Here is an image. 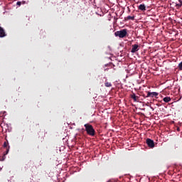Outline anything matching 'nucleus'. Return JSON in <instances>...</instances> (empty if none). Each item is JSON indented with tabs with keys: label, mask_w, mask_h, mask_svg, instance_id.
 Masks as SVG:
<instances>
[{
	"label": "nucleus",
	"mask_w": 182,
	"mask_h": 182,
	"mask_svg": "<svg viewBox=\"0 0 182 182\" xmlns=\"http://www.w3.org/2000/svg\"><path fill=\"white\" fill-rule=\"evenodd\" d=\"M84 127H85V132H87V134L88 136H91L92 137L95 136L96 134V131L95 130V128H93V126L90 124H85L84 125Z\"/></svg>",
	"instance_id": "f257e3e1"
},
{
	"label": "nucleus",
	"mask_w": 182,
	"mask_h": 182,
	"mask_svg": "<svg viewBox=\"0 0 182 182\" xmlns=\"http://www.w3.org/2000/svg\"><path fill=\"white\" fill-rule=\"evenodd\" d=\"M114 35L115 36H118V38H126L127 35H128L127 29L124 28L122 30L116 31L114 33Z\"/></svg>",
	"instance_id": "f03ea898"
},
{
	"label": "nucleus",
	"mask_w": 182,
	"mask_h": 182,
	"mask_svg": "<svg viewBox=\"0 0 182 182\" xmlns=\"http://www.w3.org/2000/svg\"><path fill=\"white\" fill-rule=\"evenodd\" d=\"M146 144L150 149H154V141L151 139H146Z\"/></svg>",
	"instance_id": "7ed1b4c3"
},
{
	"label": "nucleus",
	"mask_w": 182,
	"mask_h": 182,
	"mask_svg": "<svg viewBox=\"0 0 182 182\" xmlns=\"http://www.w3.org/2000/svg\"><path fill=\"white\" fill-rule=\"evenodd\" d=\"M140 49V46L138 44H134L132 46V53H136Z\"/></svg>",
	"instance_id": "20e7f679"
},
{
	"label": "nucleus",
	"mask_w": 182,
	"mask_h": 182,
	"mask_svg": "<svg viewBox=\"0 0 182 182\" xmlns=\"http://www.w3.org/2000/svg\"><path fill=\"white\" fill-rule=\"evenodd\" d=\"M159 96V93L156 92H147V95L145 96V97H156Z\"/></svg>",
	"instance_id": "39448f33"
},
{
	"label": "nucleus",
	"mask_w": 182,
	"mask_h": 182,
	"mask_svg": "<svg viewBox=\"0 0 182 182\" xmlns=\"http://www.w3.org/2000/svg\"><path fill=\"white\" fill-rule=\"evenodd\" d=\"M5 36H6L5 30H4V28L0 26V38H5Z\"/></svg>",
	"instance_id": "423d86ee"
},
{
	"label": "nucleus",
	"mask_w": 182,
	"mask_h": 182,
	"mask_svg": "<svg viewBox=\"0 0 182 182\" xmlns=\"http://www.w3.org/2000/svg\"><path fill=\"white\" fill-rule=\"evenodd\" d=\"M138 9H139V11H142L143 12H144V11H146V5L144 4H140L138 6Z\"/></svg>",
	"instance_id": "0eeeda50"
},
{
	"label": "nucleus",
	"mask_w": 182,
	"mask_h": 182,
	"mask_svg": "<svg viewBox=\"0 0 182 182\" xmlns=\"http://www.w3.org/2000/svg\"><path fill=\"white\" fill-rule=\"evenodd\" d=\"M131 98L133 99L134 102H137V100L139 99V97L136 96V94L132 93L131 95Z\"/></svg>",
	"instance_id": "6e6552de"
},
{
	"label": "nucleus",
	"mask_w": 182,
	"mask_h": 182,
	"mask_svg": "<svg viewBox=\"0 0 182 182\" xmlns=\"http://www.w3.org/2000/svg\"><path fill=\"white\" fill-rule=\"evenodd\" d=\"M163 100L165 103H168V102H171V98L170 97H165Z\"/></svg>",
	"instance_id": "1a4fd4ad"
},
{
	"label": "nucleus",
	"mask_w": 182,
	"mask_h": 182,
	"mask_svg": "<svg viewBox=\"0 0 182 182\" xmlns=\"http://www.w3.org/2000/svg\"><path fill=\"white\" fill-rule=\"evenodd\" d=\"M105 87H112V82H107V80L105 81Z\"/></svg>",
	"instance_id": "9d476101"
},
{
	"label": "nucleus",
	"mask_w": 182,
	"mask_h": 182,
	"mask_svg": "<svg viewBox=\"0 0 182 182\" xmlns=\"http://www.w3.org/2000/svg\"><path fill=\"white\" fill-rule=\"evenodd\" d=\"M8 153H9V148H6V152L4 154L3 160H5V156H6V154H8Z\"/></svg>",
	"instance_id": "9b49d317"
},
{
	"label": "nucleus",
	"mask_w": 182,
	"mask_h": 182,
	"mask_svg": "<svg viewBox=\"0 0 182 182\" xmlns=\"http://www.w3.org/2000/svg\"><path fill=\"white\" fill-rule=\"evenodd\" d=\"M127 19H128V21H134V16H128L127 17Z\"/></svg>",
	"instance_id": "f8f14e48"
},
{
	"label": "nucleus",
	"mask_w": 182,
	"mask_h": 182,
	"mask_svg": "<svg viewBox=\"0 0 182 182\" xmlns=\"http://www.w3.org/2000/svg\"><path fill=\"white\" fill-rule=\"evenodd\" d=\"M179 70H182V61L178 64V66Z\"/></svg>",
	"instance_id": "ddd939ff"
},
{
	"label": "nucleus",
	"mask_w": 182,
	"mask_h": 182,
	"mask_svg": "<svg viewBox=\"0 0 182 182\" xmlns=\"http://www.w3.org/2000/svg\"><path fill=\"white\" fill-rule=\"evenodd\" d=\"M4 147H5L6 149H8V143L6 141L4 142Z\"/></svg>",
	"instance_id": "4468645a"
},
{
	"label": "nucleus",
	"mask_w": 182,
	"mask_h": 182,
	"mask_svg": "<svg viewBox=\"0 0 182 182\" xmlns=\"http://www.w3.org/2000/svg\"><path fill=\"white\" fill-rule=\"evenodd\" d=\"M16 5H18V6H21V5H22V2H21V1H17V2H16Z\"/></svg>",
	"instance_id": "2eb2a0df"
},
{
	"label": "nucleus",
	"mask_w": 182,
	"mask_h": 182,
	"mask_svg": "<svg viewBox=\"0 0 182 182\" xmlns=\"http://www.w3.org/2000/svg\"><path fill=\"white\" fill-rule=\"evenodd\" d=\"M176 6L178 7V8H181L182 6H181V4H178L176 5Z\"/></svg>",
	"instance_id": "dca6fc26"
},
{
	"label": "nucleus",
	"mask_w": 182,
	"mask_h": 182,
	"mask_svg": "<svg viewBox=\"0 0 182 182\" xmlns=\"http://www.w3.org/2000/svg\"><path fill=\"white\" fill-rule=\"evenodd\" d=\"M107 182H117V181H114L113 179H111V180L108 181Z\"/></svg>",
	"instance_id": "f3484780"
},
{
	"label": "nucleus",
	"mask_w": 182,
	"mask_h": 182,
	"mask_svg": "<svg viewBox=\"0 0 182 182\" xmlns=\"http://www.w3.org/2000/svg\"><path fill=\"white\" fill-rule=\"evenodd\" d=\"M178 2H179L180 4L182 6V0H178Z\"/></svg>",
	"instance_id": "a211bd4d"
},
{
	"label": "nucleus",
	"mask_w": 182,
	"mask_h": 182,
	"mask_svg": "<svg viewBox=\"0 0 182 182\" xmlns=\"http://www.w3.org/2000/svg\"><path fill=\"white\" fill-rule=\"evenodd\" d=\"M105 70H107V68H105Z\"/></svg>",
	"instance_id": "6ab92c4d"
}]
</instances>
